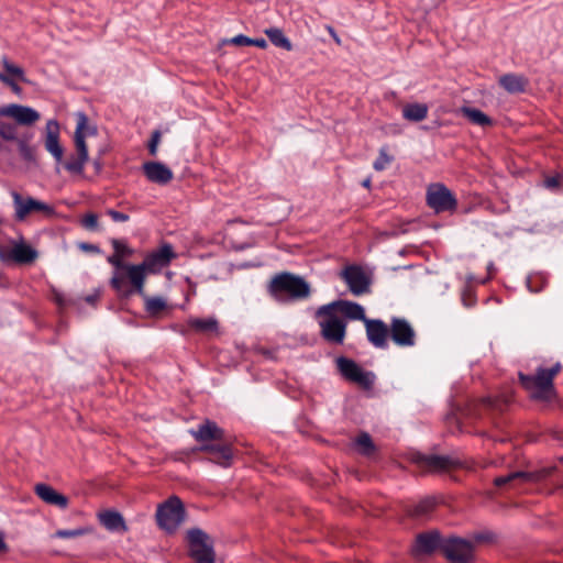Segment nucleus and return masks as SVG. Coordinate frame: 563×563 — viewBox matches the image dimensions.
<instances>
[{
  "label": "nucleus",
  "instance_id": "nucleus-21",
  "mask_svg": "<svg viewBox=\"0 0 563 563\" xmlns=\"http://www.w3.org/2000/svg\"><path fill=\"white\" fill-rule=\"evenodd\" d=\"M415 462L426 472H443L457 465L456 460L441 455H418Z\"/></svg>",
  "mask_w": 563,
  "mask_h": 563
},
{
  "label": "nucleus",
  "instance_id": "nucleus-34",
  "mask_svg": "<svg viewBox=\"0 0 563 563\" xmlns=\"http://www.w3.org/2000/svg\"><path fill=\"white\" fill-rule=\"evenodd\" d=\"M265 34L269 41L277 47H282L286 51H291L292 45L290 41L284 35L283 31L278 27H271L265 30Z\"/></svg>",
  "mask_w": 563,
  "mask_h": 563
},
{
  "label": "nucleus",
  "instance_id": "nucleus-36",
  "mask_svg": "<svg viewBox=\"0 0 563 563\" xmlns=\"http://www.w3.org/2000/svg\"><path fill=\"white\" fill-rule=\"evenodd\" d=\"M355 445L365 456H371L375 452V444L368 433H361L355 440Z\"/></svg>",
  "mask_w": 563,
  "mask_h": 563
},
{
  "label": "nucleus",
  "instance_id": "nucleus-1",
  "mask_svg": "<svg viewBox=\"0 0 563 563\" xmlns=\"http://www.w3.org/2000/svg\"><path fill=\"white\" fill-rule=\"evenodd\" d=\"M176 254L170 244H164L159 249L148 253L141 264L125 265L126 277L135 292H142L147 274H156L166 267Z\"/></svg>",
  "mask_w": 563,
  "mask_h": 563
},
{
  "label": "nucleus",
  "instance_id": "nucleus-53",
  "mask_svg": "<svg viewBox=\"0 0 563 563\" xmlns=\"http://www.w3.org/2000/svg\"><path fill=\"white\" fill-rule=\"evenodd\" d=\"M7 550H8V545L4 541V534H3V532L0 531V553L7 552Z\"/></svg>",
  "mask_w": 563,
  "mask_h": 563
},
{
  "label": "nucleus",
  "instance_id": "nucleus-49",
  "mask_svg": "<svg viewBox=\"0 0 563 563\" xmlns=\"http://www.w3.org/2000/svg\"><path fill=\"white\" fill-rule=\"evenodd\" d=\"M230 43L235 45H251V38L241 34L231 38Z\"/></svg>",
  "mask_w": 563,
  "mask_h": 563
},
{
  "label": "nucleus",
  "instance_id": "nucleus-5",
  "mask_svg": "<svg viewBox=\"0 0 563 563\" xmlns=\"http://www.w3.org/2000/svg\"><path fill=\"white\" fill-rule=\"evenodd\" d=\"M185 516L183 501L177 496H172L157 507L155 517L158 527L166 533L173 534L184 522Z\"/></svg>",
  "mask_w": 563,
  "mask_h": 563
},
{
  "label": "nucleus",
  "instance_id": "nucleus-25",
  "mask_svg": "<svg viewBox=\"0 0 563 563\" xmlns=\"http://www.w3.org/2000/svg\"><path fill=\"white\" fill-rule=\"evenodd\" d=\"M146 178L155 184L165 185L173 179V172L163 163L146 162L143 164Z\"/></svg>",
  "mask_w": 563,
  "mask_h": 563
},
{
  "label": "nucleus",
  "instance_id": "nucleus-10",
  "mask_svg": "<svg viewBox=\"0 0 563 563\" xmlns=\"http://www.w3.org/2000/svg\"><path fill=\"white\" fill-rule=\"evenodd\" d=\"M339 276L354 296H362L371 290V277L358 265L345 266Z\"/></svg>",
  "mask_w": 563,
  "mask_h": 563
},
{
  "label": "nucleus",
  "instance_id": "nucleus-9",
  "mask_svg": "<svg viewBox=\"0 0 563 563\" xmlns=\"http://www.w3.org/2000/svg\"><path fill=\"white\" fill-rule=\"evenodd\" d=\"M555 470V467H542L537 471H517L511 472L504 476H498L494 479V484L497 487H503L506 485H509L510 487H517L521 484L527 483H539L544 481L547 477H549L552 472Z\"/></svg>",
  "mask_w": 563,
  "mask_h": 563
},
{
  "label": "nucleus",
  "instance_id": "nucleus-48",
  "mask_svg": "<svg viewBox=\"0 0 563 563\" xmlns=\"http://www.w3.org/2000/svg\"><path fill=\"white\" fill-rule=\"evenodd\" d=\"M107 213L115 222H125L130 219V217L126 213L119 212L112 209L108 210Z\"/></svg>",
  "mask_w": 563,
  "mask_h": 563
},
{
  "label": "nucleus",
  "instance_id": "nucleus-47",
  "mask_svg": "<svg viewBox=\"0 0 563 563\" xmlns=\"http://www.w3.org/2000/svg\"><path fill=\"white\" fill-rule=\"evenodd\" d=\"M108 262L112 266H114L115 268L124 269L125 271V265L126 264H123V258L119 254H117L115 252L108 257Z\"/></svg>",
  "mask_w": 563,
  "mask_h": 563
},
{
  "label": "nucleus",
  "instance_id": "nucleus-44",
  "mask_svg": "<svg viewBox=\"0 0 563 563\" xmlns=\"http://www.w3.org/2000/svg\"><path fill=\"white\" fill-rule=\"evenodd\" d=\"M81 223L87 230L95 231L98 229L99 224L98 217L95 213H88L82 218Z\"/></svg>",
  "mask_w": 563,
  "mask_h": 563
},
{
  "label": "nucleus",
  "instance_id": "nucleus-51",
  "mask_svg": "<svg viewBox=\"0 0 563 563\" xmlns=\"http://www.w3.org/2000/svg\"><path fill=\"white\" fill-rule=\"evenodd\" d=\"M251 45L257 46L260 48H266L267 42L264 38H251Z\"/></svg>",
  "mask_w": 563,
  "mask_h": 563
},
{
  "label": "nucleus",
  "instance_id": "nucleus-45",
  "mask_svg": "<svg viewBox=\"0 0 563 563\" xmlns=\"http://www.w3.org/2000/svg\"><path fill=\"white\" fill-rule=\"evenodd\" d=\"M161 131L158 130H155L153 133H152V137L148 142V152L151 155L155 156L156 153H157V147H158V144L161 142Z\"/></svg>",
  "mask_w": 563,
  "mask_h": 563
},
{
  "label": "nucleus",
  "instance_id": "nucleus-22",
  "mask_svg": "<svg viewBox=\"0 0 563 563\" xmlns=\"http://www.w3.org/2000/svg\"><path fill=\"white\" fill-rule=\"evenodd\" d=\"M0 114L13 118L22 125H31L40 119L37 111L21 104H9L0 110Z\"/></svg>",
  "mask_w": 563,
  "mask_h": 563
},
{
  "label": "nucleus",
  "instance_id": "nucleus-50",
  "mask_svg": "<svg viewBox=\"0 0 563 563\" xmlns=\"http://www.w3.org/2000/svg\"><path fill=\"white\" fill-rule=\"evenodd\" d=\"M78 246H79L80 250H82L85 252H91V253H98L99 252V247L97 245H93V244L81 242V243H79Z\"/></svg>",
  "mask_w": 563,
  "mask_h": 563
},
{
  "label": "nucleus",
  "instance_id": "nucleus-31",
  "mask_svg": "<svg viewBox=\"0 0 563 563\" xmlns=\"http://www.w3.org/2000/svg\"><path fill=\"white\" fill-rule=\"evenodd\" d=\"M426 103H408L402 108V117L410 122H420L428 115Z\"/></svg>",
  "mask_w": 563,
  "mask_h": 563
},
{
  "label": "nucleus",
  "instance_id": "nucleus-15",
  "mask_svg": "<svg viewBox=\"0 0 563 563\" xmlns=\"http://www.w3.org/2000/svg\"><path fill=\"white\" fill-rule=\"evenodd\" d=\"M89 159L88 147L86 142L78 135L77 144H75V153L70 154L65 161L63 159L62 166L71 175L81 176L84 168Z\"/></svg>",
  "mask_w": 563,
  "mask_h": 563
},
{
  "label": "nucleus",
  "instance_id": "nucleus-23",
  "mask_svg": "<svg viewBox=\"0 0 563 563\" xmlns=\"http://www.w3.org/2000/svg\"><path fill=\"white\" fill-rule=\"evenodd\" d=\"M36 496L42 499L45 504L56 506L59 509H66L69 505L68 497L58 493L52 486L40 483L34 486Z\"/></svg>",
  "mask_w": 563,
  "mask_h": 563
},
{
  "label": "nucleus",
  "instance_id": "nucleus-8",
  "mask_svg": "<svg viewBox=\"0 0 563 563\" xmlns=\"http://www.w3.org/2000/svg\"><path fill=\"white\" fill-rule=\"evenodd\" d=\"M14 206V218L16 221H24L32 213H42L51 217L55 213L52 206L36 200L32 197H23L16 191L11 192Z\"/></svg>",
  "mask_w": 563,
  "mask_h": 563
},
{
  "label": "nucleus",
  "instance_id": "nucleus-58",
  "mask_svg": "<svg viewBox=\"0 0 563 563\" xmlns=\"http://www.w3.org/2000/svg\"><path fill=\"white\" fill-rule=\"evenodd\" d=\"M363 186H364V187H366V188H369V186H371V179H365V180L363 181Z\"/></svg>",
  "mask_w": 563,
  "mask_h": 563
},
{
  "label": "nucleus",
  "instance_id": "nucleus-28",
  "mask_svg": "<svg viewBox=\"0 0 563 563\" xmlns=\"http://www.w3.org/2000/svg\"><path fill=\"white\" fill-rule=\"evenodd\" d=\"M188 329L194 330L198 333H218L219 322L214 317L209 318H194L190 317L186 321Z\"/></svg>",
  "mask_w": 563,
  "mask_h": 563
},
{
  "label": "nucleus",
  "instance_id": "nucleus-37",
  "mask_svg": "<svg viewBox=\"0 0 563 563\" xmlns=\"http://www.w3.org/2000/svg\"><path fill=\"white\" fill-rule=\"evenodd\" d=\"M2 65L5 71L8 73L7 76H10L11 78L15 77L22 81H26L24 77V70L20 66L10 63V60L7 57L2 58Z\"/></svg>",
  "mask_w": 563,
  "mask_h": 563
},
{
  "label": "nucleus",
  "instance_id": "nucleus-32",
  "mask_svg": "<svg viewBox=\"0 0 563 563\" xmlns=\"http://www.w3.org/2000/svg\"><path fill=\"white\" fill-rule=\"evenodd\" d=\"M76 119H77V125H76L75 135H74L75 144H77L78 135L81 136V140L84 142H86L87 136L97 134V128L95 125L89 124V120H88V117L86 115V113L78 112L76 114Z\"/></svg>",
  "mask_w": 563,
  "mask_h": 563
},
{
  "label": "nucleus",
  "instance_id": "nucleus-38",
  "mask_svg": "<svg viewBox=\"0 0 563 563\" xmlns=\"http://www.w3.org/2000/svg\"><path fill=\"white\" fill-rule=\"evenodd\" d=\"M125 277L121 274H114L110 280V284L113 289L118 292H121L123 297H129L132 295L133 290L124 288Z\"/></svg>",
  "mask_w": 563,
  "mask_h": 563
},
{
  "label": "nucleus",
  "instance_id": "nucleus-43",
  "mask_svg": "<svg viewBox=\"0 0 563 563\" xmlns=\"http://www.w3.org/2000/svg\"><path fill=\"white\" fill-rule=\"evenodd\" d=\"M86 533L85 529H74V530H57L55 532V537L60 539H69L80 537Z\"/></svg>",
  "mask_w": 563,
  "mask_h": 563
},
{
  "label": "nucleus",
  "instance_id": "nucleus-30",
  "mask_svg": "<svg viewBox=\"0 0 563 563\" xmlns=\"http://www.w3.org/2000/svg\"><path fill=\"white\" fill-rule=\"evenodd\" d=\"M527 79L522 76L507 74L499 78V85L509 93L523 92L527 87Z\"/></svg>",
  "mask_w": 563,
  "mask_h": 563
},
{
  "label": "nucleus",
  "instance_id": "nucleus-6",
  "mask_svg": "<svg viewBox=\"0 0 563 563\" xmlns=\"http://www.w3.org/2000/svg\"><path fill=\"white\" fill-rule=\"evenodd\" d=\"M321 336L329 343L342 344L346 334V321L332 310L323 309V305L316 311Z\"/></svg>",
  "mask_w": 563,
  "mask_h": 563
},
{
  "label": "nucleus",
  "instance_id": "nucleus-60",
  "mask_svg": "<svg viewBox=\"0 0 563 563\" xmlns=\"http://www.w3.org/2000/svg\"><path fill=\"white\" fill-rule=\"evenodd\" d=\"M560 461H562V462H563V455L560 457Z\"/></svg>",
  "mask_w": 563,
  "mask_h": 563
},
{
  "label": "nucleus",
  "instance_id": "nucleus-59",
  "mask_svg": "<svg viewBox=\"0 0 563 563\" xmlns=\"http://www.w3.org/2000/svg\"><path fill=\"white\" fill-rule=\"evenodd\" d=\"M179 331H180L183 334H186L188 330H187V329H185V328H181Z\"/></svg>",
  "mask_w": 563,
  "mask_h": 563
},
{
  "label": "nucleus",
  "instance_id": "nucleus-39",
  "mask_svg": "<svg viewBox=\"0 0 563 563\" xmlns=\"http://www.w3.org/2000/svg\"><path fill=\"white\" fill-rule=\"evenodd\" d=\"M393 161V156H390L387 151H386V147H382L379 150V155L377 157V159L374 162V169L375 170H384L386 168L387 165H389Z\"/></svg>",
  "mask_w": 563,
  "mask_h": 563
},
{
  "label": "nucleus",
  "instance_id": "nucleus-52",
  "mask_svg": "<svg viewBox=\"0 0 563 563\" xmlns=\"http://www.w3.org/2000/svg\"><path fill=\"white\" fill-rule=\"evenodd\" d=\"M544 183L548 188H555L559 186L560 181H559V177H549L545 179Z\"/></svg>",
  "mask_w": 563,
  "mask_h": 563
},
{
  "label": "nucleus",
  "instance_id": "nucleus-18",
  "mask_svg": "<svg viewBox=\"0 0 563 563\" xmlns=\"http://www.w3.org/2000/svg\"><path fill=\"white\" fill-rule=\"evenodd\" d=\"M200 452H206L211 455L210 461L222 466L228 467L231 465L233 451L231 444L228 443H205L196 449Z\"/></svg>",
  "mask_w": 563,
  "mask_h": 563
},
{
  "label": "nucleus",
  "instance_id": "nucleus-24",
  "mask_svg": "<svg viewBox=\"0 0 563 563\" xmlns=\"http://www.w3.org/2000/svg\"><path fill=\"white\" fill-rule=\"evenodd\" d=\"M190 434L202 444L208 443L209 441L224 440L223 429L219 428L214 421L209 419L201 423L197 430H191Z\"/></svg>",
  "mask_w": 563,
  "mask_h": 563
},
{
  "label": "nucleus",
  "instance_id": "nucleus-12",
  "mask_svg": "<svg viewBox=\"0 0 563 563\" xmlns=\"http://www.w3.org/2000/svg\"><path fill=\"white\" fill-rule=\"evenodd\" d=\"M38 252L23 240L14 242L11 247L0 246V260L19 265H29L36 261Z\"/></svg>",
  "mask_w": 563,
  "mask_h": 563
},
{
  "label": "nucleus",
  "instance_id": "nucleus-17",
  "mask_svg": "<svg viewBox=\"0 0 563 563\" xmlns=\"http://www.w3.org/2000/svg\"><path fill=\"white\" fill-rule=\"evenodd\" d=\"M323 309L324 311L332 310L341 318L344 317L350 320H361L363 322L367 320L364 308L361 305L353 301L341 299L335 300L330 303L323 305Z\"/></svg>",
  "mask_w": 563,
  "mask_h": 563
},
{
  "label": "nucleus",
  "instance_id": "nucleus-2",
  "mask_svg": "<svg viewBox=\"0 0 563 563\" xmlns=\"http://www.w3.org/2000/svg\"><path fill=\"white\" fill-rule=\"evenodd\" d=\"M267 289L279 302L305 300L311 296L310 284L302 276L289 272L274 275Z\"/></svg>",
  "mask_w": 563,
  "mask_h": 563
},
{
  "label": "nucleus",
  "instance_id": "nucleus-29",
  "mask_svg": "<svg viewBox=\"0 0 563 563\" xmlns=\"http://www.w3.org/2000/svg\"><path fill=\"white\" fill-rule=\"evenodd\" d=\"M460 112L471 123L482 128L492 126L494 123L493 120L486 113L476 108L463 106L460 108Z\"/></svg>",
  "mask_w": 563,
  "mask_h": 563
},
{
  "label": "nucleus",
  "instance_id": "nucleus-54",
  "mask_svg": "<svg viewBox=\"0 0 563 563\" xmlns=\"http://www.w3.org/2000/svg\"><path fill=\"white\" fill-rule=\"evenodd\" d=\"M98 299H99V294L98 292L85 297V301L88 302V303H91V305H93Z\"/></svg>",
  "mask_w": 563,
  "mask_h": 563
},
{
  "label": "nucleus",
  "instance_id": "nucleus-56",
  "mask_svg": "<svg viewBox=\"0 0 563 563\" xmlns=\"http://www.w3.org/2000/svg\"><path fill=\"white\" fill-rule=\"evenodd\" d=\"M93 165H95V168H96L97 173H99L101 170V168H102V165H101L100 161L96 159L93 162Z\"/></svg>",
  "mask_w": 563,
  "mask_h": 563
},
{
  "label": "nucleus",
  "instance_id": "nucleus-55",
  "mask_svg": "<svg viewBox=\"0 0 563 563\" xmlns=\"http://www.w3.org/2000/svg\"><path fill=\"white\" fill-rule=\"evenodd\" d=\"M328 31H329V33L331 34V36L333 37V40H334L338 44H341V40H340V37L336 35V33H335V31L333 30V27L328 26Z\"/></svg>",
  "mask_w": 563,
  "mask_h": 563
},
{
  "label": "nucleus",
  "instance_id": "nucleus-35",
  "mask_svg": "<svg viewBox=\"0 0 563 563\" xmlns=\"http://www.w3.org/2000/svg\"><path fill=\"white\" fill-rule=\"evenodd\" d=\"M435 507L433 498H426L409 510V516L420 519L428 516Z\"/></svg>",
  "mask_w": 563,
  "mask_h": 563
},
{
  "label": "nucleus",
  "instance_id": "nucleus-26",
  "mask_svg": "<svg viewBox=\"0 0 563 563\" xmlns=\"http://www.w3.org/2000/svg\"><path fill=\"white\" fill-rule=\"evenodd\" d=\"M136 294L142 297L144 301V310L151 318H161L164 311L168 308V303L165 298L161 296H148L144 290V286H142V292Z\"/></svg>",
  "mask_w": 563,
  "mask_h": 563
},
{
  "label": "nucleus",
  "instance_id": "nucleus-20",
  "mask_svg": "<svg viewBox=\"0 0 563 563\" xmlns=\"http://www.w3.org/2000/svg\"><path fill=\"white\" fill-rule=\"evenodd\" d=\"M368 341L378 349L387 346L389 328L378 319H367L364 322Z\"/></svg>",
  "mask_w": 563,
  "mask_h": 563
},
{
  "label": "nucleus",
  "instance_id": "nucleus-46",
  "mask_svg": "<svg viewBox=\"0 0 563 563\" xmlns=\"http://www.w3.org/2000/svg\"><path fill=\"white\" fill-rule=\"evenodd\" d=\"M0 81L3 82L4 85L9 86L14 93H16V95L21 93V91H22L21 87L10 76H7L5 74L0 73Z\"/></svg>",
  "mask_w": 563,
  "mask_h": 563
},
{
  "label": "nucleus",
  "instance_id": "nucleus-4",
  "mask_svg": "<svg viewBox=\"0 0 563 563\" xmlns=\"http://www.w3.org/2000/svg\"><path fill=\"white\" fill-rule=\"evenodd\" d=\"M188 554L196 563H216L213 539L203 530L192 528L187 531Z\"/></svg>",
  "mask_w": 563,
  "mask_h": 563
},
{
  "label": "nucleus",
  "instance_id": "nucleus-16",
  "mask_svg": "<svg viewBox=\"0 0 563 563\" xmlns=\"http://www.w3.org/2000/svg\"><path fill=\"white\" fill-rule=\"evenodd\" d=\"M389 335L398 346H413L416 342V332L406 319L393 318Z\"/></svg>",
  "mask_w": 563,
  "mask_h": 563
},
{
  "label": "nucleus",
  "instance_id": "nucleus-42",
  "mask_svg": "<svg viewBox=\"0 0 563 563\" xmlns=\"http://www.w3.org/2000/svg\"><path fill=\"white\" fill-rule=\"evenodd\" d=\"M18 145H19V151H20V153H21V155H22V157L24 159H26V161H33L34 159V151H33V148H31L29 146L26 141L19 140Z\"/></svg>",
  "mask_w": 563,
  "mask_h": 563
},
{
  "label": "nucleus",
  "instance_id": "nucleus-3",
  "mask_svg": "<svg viewBox=\"0 0 563 563\" xmlns=\"http://www.w3.org/2000/svg\"><path fill=\"white\" fill-rule=\"evenodd\" d=\"M561 369L562 365L555 363L550 368L538 367L534 375H527L520 372L519 382L532 400L550 402L556 398L553 380Z\"/></svg>",
  "mask_w": 563,
  "mask_h": 563
},
{
  "label": "nucleus",
  "instance_id": "nucleus-11",
  "mask_svg": "<svg viewBox=\"0 0 563 563\" xmlns=\"http://www.w3.org/2000/svg\"><path fill=\"white\" fill-rule=\"evenodd\" d=\"M336 365L341 375L345 379L357 384L364 389H369L373 386L374 375L369 372L363 371V368L354 361L341 356L336 358Z\"/></svg>",
  "mask_w": 563,
  "mask_h": 563
},
{
  "label": "nucleus",
  "instance_id": "nucleus-33",
  "mask_svg": "<svg viewBox=\"0 0 563 563\" xmlns=\"http://www.w3.org/2000/svg\"><path fill=\"white\" fill-rule=\"evenodd\" d=\"M482 404L493 410L504 411L512 401L511 394H503L496 397H484L482 398Z\"/></svg>",
  "mask_w": 563,
  "mask_h": 563
},
{
  "label": "nucleus",
  "instance_id": "nucleus-14",
  "mask_svg": "<svg viewBox=\"0 0 563 563\" xmlns=\"http://www.w3.org/2000/svg\"><path fill=\"white\" fill-rule=\"evenodd\" d=\"M443 540H441L438 531H430L417 536L415 544L411 548V554L415 559L432 554L437 549L441 550Z\"/></svg>",
  "mask_w": 563,
  "mask_h": 563
},
{
  "label": "nucleus",
  "instance_id": "nucleus-7",
  "mask_svg": "<svg viewBox=\"0 0 563 563\" xmlns=\"http://www.w3.org/2000/svg\"><path fill=\"white\" fill-rule=\"evenodd\" d=\"M427 205L435 213L453 212L456 210L457 200L453 192L443 184H431L427 189Z\"/></svg>",
  "mask_w": 563,
  "mask_h": 563
},
{
  "label": "nucleus",
  "instance_id": "nucleus-41",
  "mask_svg": "<svg viewBox=\"0 0 563 563\" xmlns=\"http://www.w3.org/2000/svg\"><path fill=\"white\" fill-rule=\"evenodd\" d=\"M0 136L7 141L16 139V128L11 123H0Z\"/></svg>",
  "mask_w": 563,
  "mask_h": 563
},
{
  "label": "nucleus",
  "instance_id": "nucleus-13",
  "mask_svg": "<svg viewBox=\"0 0 563 563\" xmlns=\"http://www.w3.org/2000/svg\"><path fill=\"white\" fill-rule=\"evenodd\" d=\"M441 551L453 563H466L473 556L472 543L459 538L443 540Z\"/></svg>",
  "mask_w": 563,
  "mask_h": 563
},
{
  "label": "nucleus",
  "instance_id": "nucleus-19",
  "mask_svg": "<svg viewBox=\"0 0 563 563\" xmlns=\"http://www.w3.org/2000/svg\"><path fill=\"white\" fill-rule=\"evenodd\" d=\"M46 136H45V148L49 152L56 161L57 166L62 164L64 157V148L59 143V125L55 120H51L46 123ZM58 170V167H56Z\"/></svg>",
  "mask_w": 563,
  "mask_h": 563
},
{
  "label": "nucleus",
  "instance_id": "nucleus-40",
  "mask_svg": "<svg viewBox=\"0 0 563 563\" xmlns=\"http://www.w3.org/2000/svg\"><path fill=\"white\" fill-rule=\"evenodd\" d=\"M112 247L117 254H119L122 258L129 257L133 254V250L130 249L123 241L118 239H112L111 241Z\"/></svg>",
  "mask_w": 563,
  "mask_h": 563
},
{
  "label": "nucleus",
  "instance_id": "nucleus-57",
  "mask_svg": "<svg viewBox=\"0 0 563 563\" xmlns=\"http://www.w3.org/2000/svg\"><path fill=\"white\" fill-rule=\"evenodd\" d=\"M55 299H56V302L59 306H64L65 305L64 298L60 295H56Z\"/></svg>",
  "mask_w": 563,
  "mask_h": 563
},
{
  "label": "nucleus",
  "instance_id": "nucleus-27",
  "mask_svg": "<svg viewBox=\"0 0 563 563\" xmlns=\"http://www.w3.org/2000/svg\"><path fill=\"white\" fill-rule=\"evenodd\" d=\"M100 523L111 531H128L124 518L122 515L114 510H106L98 515Z\"/></svg>",
  "mask_w": 563,
  "mask_h": 563
}]
</instances>
